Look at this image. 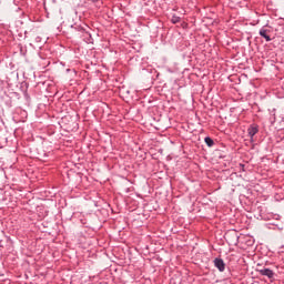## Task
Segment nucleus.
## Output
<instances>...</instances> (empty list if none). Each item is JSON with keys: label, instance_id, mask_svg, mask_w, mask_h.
I'll return each mask as SVG.
<instances>
[{"label": "nucleus", "instance_id": "obj_1", "mask_svg": "<svg viewBox=\"0 0 284 284\" xmlns=\"http://www.w3.org/2000/svg\"><path fill=\"white\" fill-rule=\"evenodd\" d=\"M71 32L75 34V37H90V33L87 32L85 27L81 24H73L71 26Z\"/></svg>", "mask_w": 284, "mask_h": 284}, {"label": "nucleus", "instance_id": "obj_2", "mask_svg": "<svg viewBox=\"0 0 284 284\" xmlns=\"http://www.w3.org/2000/svg\"><path fill=\"white\" fill-rule=\"evenodd\" d=\"M225 239L230 245H239V234L236 232L227 233Z\"/></svg>", "mask_w": 284, "mask_h": 284}, {"label": "nucleus", "instance_id": "obj_3", "mask_svg": "<svg viewBox=\"0 0 284 284\" xmlns=\"http://www.w3.org/2000/svg\"><path fill=\"white\" fill-rule=\"evenodd\" d=\"M247 134L251 139V143H254V136H256V134H258V125L251 124L247 129Z\"/></svg>", "mask_w": 284, "mask_h": 284}, {"label": "nucleus", "instance_id": "obj_4", "mask_svg": "<svg viewBox=\"0 0 284 284\" xmlns=\"http://www.w3.org/2000/svg\"><path fill=\"white\" fill-rule=\"evenodd\" d=\"M256 272L260 273V276H266V278H274V271H272L271 268H256Z\"/></svg>", "mask_w": 284, "mask_h": 284}, {"label": "nucleus", "instance_id": "obj_5", "mask_svg": "<svg viewBox=\"0 0 284 284\" xmlns=\"http://www.w3.org/2000/svg\"><path fill=\"white\" fill-rule=\"evenodd\" d=\"M270 32H272L270 29L263 27L262 29H260V37H262V39H265L266 42L272 41V38L270 37Z\"/></svg>", "mask_w": 284, "mask_h": 284}, {"label": "nucleus", "instance_id": "obj_6", "mask_svg": "<svg viewBox=\"0 0 284 284\" xmlns=\"http://www.w3.org/2000/svg\"><path fill=\"white\" fill-rule=\"evenodd\" d=\"M214 266L219 270V272H225V262L223 258L216 257L214 260Z\"/></svg>", "mask_w": 284, "mask_h": 284}, {"label": "nucleus", "instance_id": "obj_7", "mask_svg": "<svg viewBox=\"0 0 284 284\" xmlns=\"http://www.w3.org/2000/svg\"><path fill=\"white\" fill-rule=\"evenodd\" d=\"M204 141L209 148H212L214 145V140H212V138L210 136H206Z\"/></svg>", "mask_w": 284, "mask_h": 284}, {"label": "nucleus", "instance_id": "obj_8", "mask_svg": "<svg viewBox=\"0 0 284 284\" xmlns=\"http://www.w3.org/2000/svg\"><path fill=\"white\" fill-rule=\"evenodd\" d=\"M179 21H181V18L176 17V16H173L172 23H179Z\"/></svg>", "mask_w": 284, "mask_h": 284}, {"label": "nucleus", "instance_id": "obj_9", "mask_svg": "<svg viewBox=\"0 0 284 284\" xmlns=\"http://www.w3.org/2000/svg\"><path fill=\"white\" fill-rule=\"evenodd\" d=\"M91 1V3H97L99 0H88Z\"/></svg>", "mask_w": 284, "mask_h": 284}]
</instances>
